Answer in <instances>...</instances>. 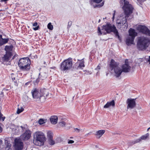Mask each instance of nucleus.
Wrapping results in <instances>:
<instances>
[{"label":"nucleus","mask_w":150,"mask_h":150,"mask_svg":"<svg viewBox=\"0 0 150 150\" xmlns=\"http://www.w3.org/2000/svg\"><path fill=\"white\" fill-rule=\"evenodd\" d=\"M38 25V23L37 22H35L33 24V26H37Z\"/></svg>","instance_id":"nucleus-46"},{"label":"nucleus","mask_w":150,"mask_h":150,"mask_svg":"<svg viewBox=\"0 0 150 150\" xmlns=\"http://www.w3.org/2000/svg\"><path fill=\"white\" fill-rule=\"evenodd\" d=\"M34 143L36 144V143L38 142V132H36L34 135Z\"/></svg>","instance_id":"nucleus-26"},{"label":"nucleus","mask_w":150,"mask_h":150,"mask_svg":"<svg viewBox=\"0 0 150 150\" xmlns=\"http://www.w3.org/2000/svg\"><path fill=\"white\" fill-rule=\"evenodd\" d=\"M150 44V40L149 38L144 36H141L137 38V47L139 50H145L146 49Z\"/></svg>","instance_id":"nucleus-3"},{"label":"nucleus","mask_w":150,"mask_h":150,"mask_svg":"<svg viewBox=\"0 0 150 150\" xmlns=\"http://www.w3.org/2000/svg\"><path fill=\"white\" fill-rule=\"evenodd\" d=\"M5 145L6 146L5 147L6 150H11V145L10 143Z\"/></svg>","instance_id":"nucleus-32"},{"label":"nucleus","mask_w":150,"mask_h":150,"mask_svg":"<svg viewBox=\"0 0 150 150\" xmlns=\"http://www.w3.org/2000/svg\"><path fill=\"white\" fill-rule=\"evenodd\" d=\"M98 32L99 35H101L102 34L105 35L107 33H110L111 32H113L115 35L120 40H121L119 33L116 27L114 25L107 23L106 24L103 25L101 31L99 27H98Z\"/></svg>","instance_id":"nucleus-2"},{"label":"nucleus","mask_w":150,"mask_h":150,"mask_svg":"<svg viewBox=\"0 0 150 150\" xmlns=\"http://www.w3.org/2000/svg\"><path fill=\"white\" fill-rule=\"evenodd\" d=\"M56 67H52L50 68L51 69H54Z\"/></svg>","instance_id":"nucleus-53"},{"label":"nucleus","mask_w":150,"mask_h":150,"mask_svg":"<svg viewBox=\"0 0 150 150\" xmlns=\"http://www.w3.org/2000/svg\"><path fill=\"white\" fill-rule=\"evenodd\" d=\"M129 35L132 38H135V37L137 35V33L136 32L135 30L133 28H130L129 31Z\"/></svg>","instance_id":"nucleus-15"},{"label":"nucleus","mask_w":150,"mask_h":150,"mask_svg":"<svg viewBox=\"0 0 150 150\" xmlns=\"http://www.w3.org/2000/svg\"><path fill=\"white\" fill-rule=\"evenodd\" d=\"M74 129L75 130V131L77 132H79L81 131H82V129H80L77 128H75Z\"/></svg>","instance_id":"nucleus-40"},{"label":"nucleus","mask_w":150,"mask_h":150,"mask_svg":"<svg viewBox=\"0 0 150 150\" xmlns=\"http://www.w3.org/2000/svg\"><path fill=\"white\" fill-rule=\"evenodd\" d=\"M33 29L34 30H38V26H36L35 27V28H33Z\"/></svg>","instance_id":"nucleus-51"},{"label":"nucleus","mask_w":150,"mask_h":150,"mask_svg":"<svg viewBox=\"0 0 150 150\" xmlns=\"http://www.w3.org/2000/svg\"><path fill=\"white\" fill-rule=\"evenodd\" d=\"M30 57V58L32 59H37L38 57L37 55L35 54V53L31 54L29 56Z\"/></svg>","instance_id":"nucleus-30"},{"label":"nucleus","mask_w":150,"mask_h":150,"mask_svg":"<svg viewBox=\"0 0 150 150\" xmlns=\"http://www.w3.org/2000/svg\"><path fill=\"white\" fill-rule=\"evenodd\" d=\"M13 46L11 45L10 46L6 45L5 46V50L6 51V52H11L13 50Z\"/></svg>","instance_id":"nucleus-21"},{"label":"nucleus","mask_w":150,"mask_h":150,"mask_svg":"<svg viewBox=\"0 0 150 150\" xmlns=\"http://www.w3.org/2000/svg\"><path fill=\"white\" fill-rule=\"evenodd\" d=\"M137 1H138V0H137Z\"/></svg>","instance_id":"nucleus-61"},{"label":"nucleus","mask_w":150,"mask_h":150,"mask_svg":"<svg viewBox=\"0 0 150 150\" xmlns=\"http://www.w3.org/2000/svg\"><path fill=\"white\" fill-rule=\"evenodd\" d=\"M23 109H20L19 108H18V109H17V114H19L20 113H21V112H22L23 111Z\"/></svg>","instance_id":"nucleus-38"},{"label":"nucleus","mask_w":150,"mask_h":150,"mask_svg":"<svg viewBox=\"0 0 150 150\" xmlns=\"http://www.w3.org/2000/svg\"><path fill=\"white\" fill-rule=\"evenodd\" d=\"M30 81H28L25 84V86H27L28 84H30Z\"/></svg>","instance_id":"nucleus-49"},{"label":"nucleus","mask_w":150,"mask_h":150,"mask_svg":"<svg viewBox=\"0 0 150 150\" xmlns=\"http://www.w3.org/2000/svg\"><path fill=\"white\" fill-rule=\"evenodd\" d=\"M115 104L114 101V100H112L110 102H107V103L104 106L103 108H108L111 106H114Z\"/></svg>","instance_id":"nucleus-19"},{"label":"nucleus","mask_w":150,"mask_h":150,"mask_svg":"<svg viewBox=\"0 0 150 150\" xmlns=\"http://www.w3.org/2000/svg\"><path fill=\"white\" fill-rule=\"evenodd\" d=\"M136 98L132 99L131 98H128L126 101V103L127 104V109H132L134 108L136 106L135 100Z\"/></svg>","instance_id":"nucleus-11"},{"label":"nucleus","mask_w":150,"mask_h":150,"mask_svg":"<svg viewBox=\"0 0 150 150\" xmlns=\"http://www.w3.org/2000/svg\"><path fill=\"white\" fill-rule=\"evenodd\" d=\"M9 40L8 38H3L2 35H0V47L8 43Z\"/></svg>","instance_id":"nucleus-16"},{"label":"nucleus","mask_w":150,"mask_h":150,"mask_svg":"<svg viewBox=\"0 0 150 150\" xmlns=\"http://www.w3.org/2000/svg\"><path fill=\"white\" fill-rule=\"evenodd\" d=\"M50 120L52 124H55L57 122L58 117L56 116H51L50 118Z\"/></svg>","instance_id":"nucleus-18"},{"label":"nucleus","mask_w":150,"mask_h":150,"mask_svg":"<svg viewBox=\"0 0 150 150\" xmlns=\"http://www.w3.org/2000/svg\"><path fill=\"white\" fill-rule=\"evenodd\" d=\"M66 124L65 122L64 121H62L59 123V125L62 127H64Z\"/></svg>","instance_id":"nucleus-36"},{"label":"nucleus","mask_w":150,"mask_h":150,"mask_svg":"<svg viewBox=\"0 0 150 150\" xmlns=\"http://www.w3.org/2000/svg\"><path fill=\"white\" fill-rule=\"evenodd\" d=\"M114 17H115V16H113L112 18V19L113 20H114Z\"/></svg>","instance_id":"nucleus-55"},{"label":"nucleus","mask_w":150,"mask_h":150,"mask_svg":"<svg viewBox=\"0 0 150 150\" xmlns=\"http://www.w3.org/2000/svg\"><path fill=\"white\" fill-rule=\"evenodd\" d=\"M120 3L121 5H123L122 7L124 11V14H121L120 18H122L124 14L125 16L123 17L122 21L120 22L117 23V27L118 28L120 29L121 27L123 28L124 29H126L128 27V25L127 23V18L132 13L133 8L132 6L129 4L127 0H120Z\"/></svg>","instance_id":"nucleus-1"},{"label":"nucleus","mask_w":150,"mask_h":150,"mask_svg":"<svg viewBox=\"0 0 150 150\" xmlns=\"http://www.w3.org/2000/svg\"><path fill=\"white\" fill-rule=\"evenodd\" d=\"M105 132L104 130H99L96 132V135L98 136L100 138L104 133Z\"/></svg>","instance_id":"nucleus-22"},{"label":"nucleus","mask_w":150,"mask_h":150,"mask_svg":"<svg viewBox=\"0 0 150 150\" xmlns=\"http://www.w3.org/2000/svg\"><path fill=\"white\" fill-rule=\"evenodd\" d=\"M134 38L132 37H128L126 39V44L127 45H129L131 44H134Z\"/></svg>","instance_id":"nucleus-17"},{"label":"nucleus","mask_w":150,"mask_h":150,"mask_svg":"<svg viewBox=\"0 0 150 150\" xmlns=\"http://www.w3.org/2000/svg\"><path fill=\"white\" fill-rule=\"evenodd\" d=\"M73 63L72 59L71 58L64 60L60 64L59 69L63 72H68L71 70L72 67Z\"/></svg>","instance_id":"nucleus-5"},{"label":"nucleus","mask_w":150,"mask_h":150,"mask_svg":"<svg viewBox=\"0 0 150 150\" xmlns=\"http://www.w3.org/2000/svg\"><path fill=\"white\" fill-rule=\"evenodd\" d=\"M39 96L38 95V98L41 102L42 103L45 101V96L48 95V90L45 88L41 89L40 91Z\"/></svg>","instance_id":"nucleus-8"},{"label":"nucleus","mask_w":150,"mask_h":150,"mask_svg":"<svg viewBox=\"0 0 150 150\" xmlns=\"http://www.w3.org/2000/svg\"><path fill=\"white\" fill-rule=\"evenodd\" d=\"M146 61V62H149V64H150V56H149V58L147 59Z\"/></svg>","instance_id":"nucleus-44"},{"label":"nucleus","mask_w":150,"mask_h":150,"mask_svg":"<svg viewBox=\"0 0 150 150\" xmlns=\"http://www.w3.org/2000/svg\"><path fill=\"white\" fill-rule=\"evenodd\" d=\"M33 97L34 98H38V90L35 88L32 90L31 91Z\"/></svg>","instance_id":"nucleus-20"},{"label":"nucleus","mask_w":150,"mask_h":150,"mask_svg":"<svg viewBox=\"0 0 150 150\" xmlns=\"http://www.w3.org/2000/svg\"><path fill=\"white\" fill-rule=\"evenodd\" d=\"M85 67L84 65V62L83 61V59H82L80 60V62L79 63L78 67L80 68H82Z\"/></svg>","instance_id":"nucleus-28"},{"label":"nucleus","mask_w":150,"mask_h":150,"mask_svg":"<svg viewBox=\"0 0 150 150\" xmlns=\"http://www.w3.org/2000/svg\"><path fill=\"white\" fill-rule=\"evenodd\" d=\"M115 11H114V13L113 14V16H115Z\"/></svg>","instance_id":"nucleus-52"},{"label":"nucleus","mask_w":150,"mask_h":150,"mask_svg":"<svg viewBox=\"0 0 150 150\" xmlns=\"http://www.w3.org/2000/svg\"><path fill=\"white\" fill-rule=\"evenodd\" d=\"M2 143V141L1 140H0V146L1 144Z\"/></svg>","instance_id":"nucleus-54"},{"label":"nucleus","mask_w":150,"mask_h":150,"mask_svg":"<svg viewBox=\"0 0 150 150\" xmlns=\"http://www.w3.org/2000/svg\"><path fill=\"white\" fill-rule=\"evenodd\" d=\"M149 134L147 133L146 134L142 136L140 138L141 140H145L149 136Z\"/></svg>","instance_id":"nucleus-31"},{"label":"nucleus","mask_w":150,"mask_h":150,"mask_svg":"<svg viewBox=\"0 0 150 150\" xmlns=\"http://www.w3.org/2000/svg\"><path fill=\"white\" fill-rule=\"evenodd\" d=\"M22 138L24 140H27L30 138L31 134L28 131L26 130L22 135Z\"/></svg>","instance_id":"nucleus-14"},{"label":"nucleus","mask_w":150,"mask_h":150,"mask_svg":"<svg viewBox=\"0 0 150 150\" xmlns=\"http://www.w3.org/2000/svg\"><path fill=\"white\" fill-rule=\"evenodd\" d=\"M47 121V120L45 119L41 118L38 121V123L40 125H42L46 123Z\"/></svg>","instance_id":"nucleus-25"},{"label":"nucleus","mask_w":150,"mask_h":150,"mask_svg":"<svg viewBox=\"0 0 150 150\" xmlns=\"http://www.w3.org/2000/svg\"><path fill=\"white\" fill-rule=\"evenodd\" d=\"M47 27L50 30H52L53 28V26L51 23H50L48 24Z\"/></svg>","instance_id":"nucleus-33"},{"label":"nucleus","mask_w":150,"mask_h":150,"mask_svg":"<svg viewBox=\"0 0 150 150\" xmlns=\"http://www.w3.org/2000/svg\"><path fill=\"white\" fill-rule=\"evenodd\" d=\"M48 144L50 145H53L54 144L55 142L52 139H48Z\"/></svg>","instance_id":"nucleus-29"},{"label":"nucleus","mask_w":150,"mask_h":150,"mask_svg":"<svg viewBox=\"0 0 150 150\" xmlns=\"http://www.w3.org/2000/svg\"><path fill=\"white\" fill-rule=\"evenodd\" d=\"M100 19H99V21H98V22H99H99H100Z\"/></svg>","instance_id":"nucleus-57"},{"label":"nucleus","mask_w":150,"mask_h":150,"mask_svg":"<svg viewBox=\"0 0 150 150\" xmlns=\"http://www.w3.org/2000/svg\"><path fill=\"white\" fill-rule=\"evenodd\" d=\"M20 131L19 130V127H17L15 129V134H19Z\"/></svg>","instance_id":"nucleus-37"},{"label":"nucleus","mask_w":150,"mask_h":150,"mask_svg":"<svg viewBox=\"0 0 150 150\" xmlns=\"http://www.w3.org/2000/svg\"><path fill=\"white\" fill-rule=\"evenodd\" d=\"M45 63H46L45 62V61H44V63L45 64Z\"/></svg>","instance_id":"nucleus-58"},{"label":"nucleus","mask_w":150,"mask_h":150,"mask_svg":"<svg viewBox=\"0 0 150 150\" xmlns=\"http://www.w3.org/2000/svg\"><path fill=\"white\" fill-rule=\"evenodd\" d=\"M42 75H41V73H40L39 74V76L38 77V79H39V81L38 80V82L40 80V79H41V80H43L45 79V77H42V78L41 77Z\"/></svg>","instance_id":"nucleus-35"},{"label":"nucleus","mask_w":150,"mask_h":150,"mask_svg":"<svg viewBox=\"0 0 150 150\" xmlns=\"http://www.w3.org/2000/svg\"><path fill=\"white\" fill-rule=\"evenodd\" d=\"M14 75V74H11V77H13L12 78V80L13 81H14L15 79V77H13V76H12V75Z\"/></svg>","instance_id":"nucleus-47"},{"label":"nucleus","mask_w":150,"mask_h":150,"mask_svg":"<svg viewBox=\"0 0 150 150\" xmlns=\"http://www.w3.org/2000/svg\"><path fill=\"white\" fill-rule=\"evenodd\" d=\"M103 0H90L89 2L91 5H93V3H94L99 4Z\"/></svg>","instance_id":"nucleus-24"},{"label":"nucleus","mask_w":150,"mask_h":150,"mask_svg":"<svg viewBox=\"0 0 150 150\" xmlns=\"http://www.w3.org/2000/svg\"><path fill=\"white\" fill-rule=\"evenodd\" d=\"M46 140L44 134L42 132H38V146L43 145Z\"/></svg>","instance_id":"nucleus-10"},{"label":"nucleus","mask_w":150,"mask_h":150,"mask_svg":"<svg viewBox=\"0 0 150 150\" xmlns=\"http://www.w3.org/2000/svg\"><path fill=\"white\" fill-rule=\"evenodd\" d=\"M20 127L22 129V132H23L24 131V129H25V128L23 127L22 126H20Z\"/></svg>","instance_id":"nucleus-48"},{"label":"nucleus","mask_w":150,"mask_h":150,"mask_svg":"<svg viewBox=\"0 0 150 150\" xmlns=\"http://www.w3.org/2000/svg\"><path fill=\"white\" fill-rule=\"evenodd\" d=\"M141 141V139L140 138L138 139L135 140L134 141L132 142V143L134 144L137 143H138Z\"/></svg>","instance_id":"nucleus-34"},{"label":"nucleus","mask_w":150,"mask_h":150,"mask_svg":"<svg viewBox=\"0 0 150 150\" xmlns=\"http://www.w3.org/2000/svg\"><path fill=\"white\" fill-rule=\"evenodd\" d=\"M8 0H1L0 2H4L5 4H6L7 3V1Z\"/></svg>","instance_id":"nucleus-42"},{"label":"nucleus","mask_w":150,"mask_h":150,"mask_svg":"<svg viewBox=\"0 0 150 150\" xmlns=\"http://www.w3.org/2000/svg\"><path fill=\"white\" fill-rule=\"evenodd\" d=\"M30 60L29 57L21 58L19 60L18 65L20 70L27 71L30 69Z\"/></svg>","instance_id":"nucleus-4"},{"label":"nucleus","mask_w":150,"mask_h":150,"mask_svg":"<svg viewBox=\"0 0 150 150\" xmlns=\"http://www.w3.org/2000/svg\"><path fill=\"white\" fill-rule=\"evenodd\" d=\"M100 69V67L99 65H98L97 67L96 68V70H98V69L99 70Z\"/></svg>","instance_id":"nucleus-50"},{"label":"nucleus","mask_w":150,"mask_h":150,"mask_svg":"<svg viewBox=\"0 0 150 150\" xmlns=\"http://www.w3.org/2000/svg\"><path fill=\"white\" fill-rule=\"evenodd\" d=\"M3 115L1 113V110H0V120H2V121H4L5 119V117L4 116H3ZM2 128L1 126V124L0 123V133H1L2 131Z\"/></svg>","instance_id":"nucleus-23"},{"label":"nucleus","mask_w":150,"mask_h":150,"mask_svg":"<svg viewBox=\"0 0 150 150\" xmlns=\"http://www.w3.org/2000/svg\"><path fill=\"white\" fill-rule=\"evenodd\" d=\"M103 5H104V3L103 2L102 3H101V4H100L98 5L97 6L99 7H102V6H103Z\"/></svg>","instance_id":"nucleus-43"},{"label":"nucleus","mask_w":150,"mask_h":150,"mask_svg":"<svg viewBox=\"0 0 150 150\" xmlns=\"http://www.w3.org/2000/svg\"><path fill=\"white\" fill-rule=\"evenodd\" d=\"M74 142V141L72 140H69L68 141V144H72Z\"/></svg>","instance_id":"nucleus-45"},{"label":"nucleus","mask_w":150,"mask_h":150,"mask_svg":"<svg viewBox=\"0 0 150 150\" xmlns=\"http://www.w3.org/2000/svg\"><path fill=\"white\" fill-rule=\"evenodd\" d=\"M122 68L123 72H128L130 71L131 67L129 66L127 61H125V64L122 66Z\"/></svg>","instance_id":"nucleus-12"},{"label":"nucleus","mask_w":150,"mask_h":150,"mask_svg":"<svg viewBox=\"0 0 150 150\" xmlns=\"http://www.w3.org/2000/svg\"><path fill=\"white\" fill-rule=\"evenodd\" d=\"M14 148L16 150H22L23 143L20 138H16L14 140Z\"/></svg>","instance_id":"nucleus-9"},{"label":"nucleus","mask_w":150,"mask_h":150,"mask_svg":"<svg viewBox=\"0 0 150 150\" xmlns=\"http://www.w3.org/2000/svg\"><path fill=\"white\" fill-rule=\"evenodd\" d=\"M136 29L139 32L150 37V30L146 26L138 25L137 26Z\"/></svg>","instance_id":"nucleus-7"},{"label":"nucleus","mask_w":150,"mask_h":150,"mask_svg":"<svg viewBox=\"0 0 150 150\" xmlns=\"http://www.w3.org/2000/svg\"><path fill=\"white\" fill-rule=\"evenodd\" d=\"M38 28H39V26H38Z\"/></svg>","instance_id":"nucleus-59"},{"label":"nucleus","mask_w":150,"mask_h":150,"mask_svg":"<svg viewBox=\"0 0 150 150\" xmlns=\"http://www.w3.org/2000/svg\"><path fill=\"white\" fill-rule=\"evenodd\" d=\"M72 23L71 21L69 22H68L67 27L68 28H69L72 25Z\"/></svg>","instance_id":"nucleus-39"},{"label":"nucleus","mask_w":150,"mask_h":150,"mask_svg":"<svg viewBox=\"0 0 150 150\" xmlns=\"http://www.w3.org/2000/svg\"><path fill=\"white\" fill-rule=\"evenodd\" d=\"M150 129V127L148 128L147 129V130H148Z\"/></svg>","instance_id":"nucleus-56"},{"label":"nucleus","mask_w":150,"mask_h":150,"mask_svg":"<svg viewBox=\"0 0 150 150\" xmlns=\"http://www.w3.org/2000/svg\"><path fill=\"white\" fill-rule=\"evenodd\" d=\"M5 144H8L10 143V142L8 140V139H5Z\"/></svg>","instance_id":"nucleus-41"},{"label":"nucleus","mask_w":150,"mask_h":150,"mask_svg":"<svg viewBox=\"0 0 150 150\" xmlns=\"http://www.w3.org/2000/svg\"><path fill=\"white\" fill-rule=\"evenodd\" d=\"M109 67L111 70H114L115 76L116 77H119L123 72L121 68L119 67V64L113 59L111 60Z\"/></svg>","instance_id":"nucleus-6"},{"label":"nucleus","mask_w":150,"mask_h":150,"mask_svg":"<svg viewBox=\"0 0 150 150\" xmlns=\"http://www.w3.org/2000/svg\"><path fill=\"white\" fill-rule=\"evenodd\" d=\"M12 55L11 52H6L3 57L2 58V60L4 62H8L9 61L10 58Z\"/></svg>","instance_id":"nucleus-13"},{"label":"nucleus","mask_w":150,"mask_h":150,"mask_svg":"<svg viewBox=\"0 0 150 150\" xmlns=\"http://www.w3.org/2000/svg\"><path fill=\"white\" fill-rule=\"evenodd\" d=\"M105 19H106V18L105 17Z\"/></svg>","instance_id":"nucleus-60"},{"label":"nucleus","mask_w":150,"mask_h":150,"mask_svg":"<svg viewBox=\"0 0 150 150\" xmlns=\"http://www.w3.org/2000/svg\"><path fill=\"white\" fill-rule=\"evenodd\" d=\"M52 134V132L51 131H49L47 132V135L48 139L53 138Z\"/></svg>","instance_id":"nucleus-27"}]
</instances>
